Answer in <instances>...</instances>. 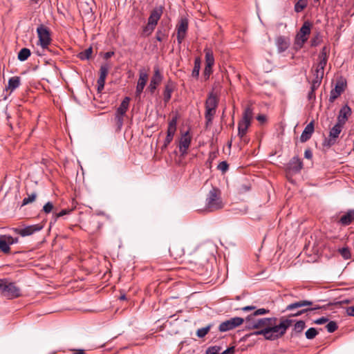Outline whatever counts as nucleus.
I'll use <instances>...</instances> for the list:
<instances>
[{"label": "nucleus", "instance_id": "obj_19", "mask_svg": "<svg viewBox=\"0 0 354 354\" xmlns=\"http://www.w3.org/2000/svg\"><path fill=\"white\" fill-rule=\"evenodd\" d=\"M222 348L219 346H213L209 347L206 351V354H234V347L232 346L227 348L226 350L221 352Z\"/></svg>", "mask_w": 354, "mask_h": 354}, {"label": "nucleus", "instance_id": "obj_52", "mask_svg": "<svg viewBox=\"0 0 354 354\" xmlns=\"http://www.w3.org/2000/svg\"><path fill=\"white\" fill-rule=\"evenodd\" d=\"M73 211V209H64L56 214L57 218H59L66 214H69Z\"/></svg>", "mask_w": 354, "mask_h": 354}, {"label": "nucleus", "instance_id": "obj_41", "mask_svg": "<svg viewBox=\"0 0 354 354\" xmlns=\"http://www.w3.org/2000/svg\"><path fill=\"white\" fill-rule=\"evenodd\" d=\"M167 36L166 30L158 29L156 34V38L158 41H162Z\"/></svg>", "mask_w": 354, "mask_h": 354}, {"label": "nucleus", "instance_id": "obj_23", "mask_svg": "<svg viewBox=\"0 0 354 354\" xmlns=\"http://www.w3.org/2000/svg\"><path fill=\"white\" fill-rule=\"evenodd\" d=\"M162 10L161 8H156L153 10L148 18V23L156 26L159 19L161 17Z\"/></svg>", "mask_w": 354, "mask_h": 354}, {"label": "nucleus", "instance_id": "obj_53", "mask_svg": "<svg viewBox=\"0 0 354 354\" xmlns=\"http://www.w3.org/2000/svg\"><path fill=\"white\" fill-rule=\"evenodd\" d=\"M173 138L174 137L172 136H169V135L167 134L165 142H164V145L162 146V149H166L167 147V146L171 142Z\"/></svg>", "mask_w": 354, "mask_h": 354}, {"label": "nucleus", "instance_id": "obj_6", "mask_svg": "<svg viewBox=\"0 0 354 354\" xmlns=\"http://www.w3.org/2000/svg\"><path fill=\"white\" fill-rule=\"evenodd\" d=\"M37 33L39 38V44L43 50L48 49L52 41L49 29L44 25H40L37 28Z\"/></svg>", "mask_w": 354, "mask_h": 354}, {"label": "nucleus", "instance_id": "obj_58", "mask_svg": "<svg viewBox=\"0 0 354 354\" xmlns=\"http://www.w3.org/2000/svg\"><path fill=\"white\" fill-rule=\"evenodd\" d=\"M176 127H168L167 131V134L169 135V136H172L174 137V134L176 133Z\"/></svg>", "mask_w": 354, "mask_h": 354}, {"label": "nucleus", "instance_id": "obj_30", "mask_svg": "<svg viewBox=\"0 0 354 354\" xmlns=\"http://www.w3.org/2000/svg\"><path fill=\"white\" fill-rule=\"evenodd\" d=\"M253 118V109L250 105L245 107L243 113L242 119L241 121L251 124V120Z\"/></svg>", "mask_w": 354, "mask_h": 354}, {"label": "nucleus", "instance_id": "obj_28", "mask_svg": "<svg viewBox=\"0 0 354 354\" xmlns=\"http://www.w3.org/2000/svg\"><path fill=\"white\" fill-rule=\"evenodd\" d=\"M313 305V302L308 300H301L295 303H292L286 306V310H292L297 308H301L305 306H310Z\"/></svg>", "mask_w": 354, "mask_h": 354}, {"label": "nucleus", "instance_id": "obj_20", "mask_svg": "<svg viewBox=\"0 0 354 354\" xmlns=\"http://www.w3.org/2000/svg\"><path fill=\"white\" fill-rule=\"evenodd\" d=\"M354 221V209H350L340 216L338 223L346 226L350 225Z\"/></svg>", "mask_w": 354, "mask_h": 354}, {"label": "nucleus", "instance_id": "obj_14", "mask_svg": "<svg viewBox=\"0 0 354 354\" xmlns=\"http://www.w3.org/2000/svg\"><path fill=\"white\" fill-rule=\"evenodd\" d=\"M188 26V20L186 18H181L176 25L177 41L179 44H182L187 36Z\"/></svg>", "mask_w": 354, "mask_h": 354}, {"label": "nucleus", "instance_id": "obj_49", "mask_svg": "<svg viewBox=\"0 0 354 354\" xmlns=\"http://www.w3.org/2000/svg\"><path fill=\"white\" fill-rule=\"evenodd\" d=\"M324 73V69H321L318 67H316V68L313 71V76H317L321 79H323Z\"/></svg>", "mask_w": 354, "mask_h": 354}, {"label": "nucleus", "instance_id": "obj_10", "mask_svg": "<svg viewBox=\"0 0 354 354\" xmlns=\"http://www.w3.org/2000/svg\"><path fill=\"white\" fill-rule=\"evenodd\" d=\"M192 250L193 248H187V251H185V245L179 243H174L169 248V253L176 260L180 259L186 252L191 254Z\"/></svg>", "mask_w": 354, "mask_h": 354}, {"label": "nucleus", "instance_id": "obj_38", "mask_svg": "<svg viewBox=\"0 0 354 354\" xmlns=\"http://www.w3.org/2000/svg\"><path fill=\"white\" fill-rule=\"evenodd\" d=\"M155 28V26L147 22V24L142 29V35L145 36L150 35L154 30Z\"/></svg>", "mask_w": 354, "mask_h": 354}, {"label": "nucleus", "instance_id": "obj_40", "mask_svg": "<svg viewBox=\"0 0 354 354\" xmlns=\"http://www.w3.org/2000/svg\"><path fill=\"white\" fill-rule=\"evenodd\" d=\"M306 7V3L303 0H299L295 5V10L297 12H301Z\"/></svg>", "mask_w": 354, "mask_h": 354}, {"label": "nucleus", "instance_id": "obj_7", "mask_svg": "<svg viewBox=\"0 0 354 354\" xmlns=\"http://www.w3.org/2000/svg\"><path fill=\"white\" fill-rule=\"evenodd\" d=\"M343 126L344 125L337 122V124L330 130L328 137L324 139L323 142L324 147H330L337 142V139L342 132Z\"/></svg>", "mask_w": 354, "mask_h": 354}, {"label": "nucleus", "instance_id": "obj_9", "mask_svg": "<svg viewBox=\"0 0 354 354\" xmlns=\"http://www.w3.org/2000/svg\"><path fill=\"white\" fill-rule=\"evenodd\" d=\"M243 322L244 319L241 317H232L228 320L221 322L218 326V330L221 333L227 332L241 326Z\"/></svg>", "mask_w": 354, "mask_h": 354}, {"label": "nucleus", "instance_id": "obj_61", "mask_svg": "<svg viewBox=\"0 0 354 354\" xmlns=\"http://www.w3.org/2000/svg\"><path fill=\"white\" fill-rule=\"evenodd\" d=\"M304 157L307 159H310L313 157L312 151L310 149H306L304 152Z\"/></svg>", "mask_w": 354, "mask_h": 354}, {"label": "nucleus", "instance_id": "obj_55", "mask_svg": "<svg viewBox=\"0 0 354 354\" xmlns=\"http://www.w3.org/2000/svg\"><path fill=\"white\" fill-rule=\"evenodd\" d=\"M328 321V319L324 317L317 319L314 321V323L316 324H323L326 323Z\"/></svg>", "mask_w": 354, "mask_h": 354}, {"label": "nucleus", "instance_id": "obj_5", "mask_svg": "<svg viewBox=\"0 0 354 354\" xmlns=\"http://www.w3.org/2000/svg\"><path fill=\"white\" fill-rule=\"evenodd\" d=\"M311 28L312 24L310 21H306L303 24L295 39L294 45L296 49L301 48L304 44L307 41L308 36L310 34Z\"/></svg>", "mask_w": 354, "mask_h": 354}, {"label": "nucleus", "instance_id": "obj_1", "mask_svg": "<svg viewBox=\"0 0 354 354\" xmlns=\"http://www.w3.org/2000/svg\"><path fill=\"white\" fill-rule=\"evenodd\" d=\"M245 327L249 330L257 329L252 334L263 335L265 339L274 341L282 337L288 328L292 325V320L281 317L277 324V317H266L254 319L253 317L245 318Z\"/></svg>", "mask_w": 354, "mask_h": 354}, {"label": "nucleus", "instance_id": "obj_31", "mask_svg": "<svg viewBox=\"0 0 354 354\" xmlns=\"http://www.w3.org/2000/svg\"><path fill=\"white\" fill-rule=\"evenodd\" d=\"M250 124L240 121L238 124V135L242 139L247 133Z\"/></svg>", "mask_w": 354, "mask_h": 354}, {"label": "nucleus", "instance_id": "obj_57", "mask_svg": "<svg viewBox=\"0 0 354 354\" xmlns=\"http://www.w3.org/2000/svg\"><path fill=\"white\" fill-rule=\"evenodd\" d=\"M176 124H177V118L176 117H174L169 122V124H168V127H176Z\"/></svg>", "mask_w": 354, "mask_h": 354}, {"label": "nucleus", "instance_id": "obj_50", "mask_svg": "<svg viewBox=\"0 0 354 354\" xmlns=\"http://www.w3.org/2000/svg\"><path fill=\"white\" fill-rule=\"evenodd\" d=\"M228 164L226 161H222L218 164L217 168L221 171L225 172L228 169Z\"/></svg>", "mask_w": 354, "mask_h": 354}, {"label": "nucleus", "instance_id": "obj_44", "mask_svg": "<svg viewBox=\"0 0 354 354\" xmlns=\"http://www.w3.org/2000/svg\"><path fill=\"white\" fill-rule=\"evenodd\" d=\"M321 42V37L319 33L315 35L310 40L311 46H317Z\"/></svg>", "mask_w": 354, "mask_h": 354}, {"label": "nucleus", "instance_id": "obj_24", "mask_svg": "<svg viewBox=\"0 0 354 354\" xmlns=\"http://www.w3.org/2000/svg\"><path fill=\"white\" fill-rule=\"evenodd\" d=\"M344 91V85L343 82H337L334 89L330 91V101L333 102L337 99Z\"/></svg>", "mask_w": 354, "mask_h": 354}, {"label": "nucleus", "instance_id": "obj_18", "mask_svg": "<svg viewBox=\"0 0 354 354\" xmlns=\"http://www.w3.org/2000/svg\"><path fill=\"white\" fill-rule=\"evenodd\" d=\"M352 113V110L347 104L343 106L337 115V122L344 125L348 120V118L351 116Z\"/></svg>", "mask_w": 354, "mask_h": 354}, {"label": "nucleus", "instance_id": "obj_45", "mask_svg": "<svg viewBox=\"0 0 354 354\" xmlns=\"http://www.w3.org/2000/svg\"><path fill=\"white\" fill-rule=\"evenodd\" d=\"M339 253L341 254V255L345 259H350V257H351V252H350L348 248H342L339 249Z\"/></svg>", "mask_w": 354, "mask_h": 354}, {"label": "nucleus", "instance_id": "obj_11", "mask_svg": "<svg viewBox=\"0 0 354 354\" xmlns=\"http://www.w3.org/2000/svg\"><path fill=\"white\" fill-rule=\"evenodd\" d=\"M163 80V75L161 73L159 68L155 66L153 68V74L151 77L149 84L147 87V90L151 94H153L157 87L160 84Z\"/></svg>", "mask_w": 354, "mask_h": 354}, {"label": "nucleus", "instance_id": "obj_51", "mask_svg": "<svg viewBox=\"0 0 354 354\" xmlns=\"http://www.w3.org/2000/svg\"><path fill=\"white\" fill-rule=\"evenodd\" d=\"M318 59H328L327 48L324 46L319 55Z\"/></svg>", "mask_w": 354, "mask_h": 354}, {"label": "nucleus", "instance_id": "obj_47", "mask_svg": "<svg viewBox=\"0 0 354 354\" xmlns=\"http://www.w3.org/2000/svg\"><path fill=\"white\" fill-rule=\"evenodd\" d=\"M317 309H319V307L318 306L313 307V308H308L302 309V310H299L297 313L292 314L291 316H292V317L299 316V315H301L308 311H311V310H317Z\"/></svg>", "mask_w": 354, "mask_h": 354}, {"label": "nucleus", "instance_id": "obj_43", "mask_svg": "<svg viewBox=\"0 0 354 354\" xmlns=\"http://www.w3.org/2000/svg\"><path fill=\"white\" fill-rule=\"evenodd\" d=\"M210 329V326H207L206 327H204V328H199L198 330H197V336L198 337H205L207 333L209 332Z\"/></svg>", "mask_w": 354, "mask_h": 354}, {"label": "nucleus", "instance_id": "obj_25", "mask_svg": "<svg viewBox=\"0 0 354 354\" xmlns=\"http://www.w3.org/2000/svg\"><path fill=\"white\" fill-rule=\"evenodd\" d=\"M174 89V83L170 80L168 81L165 86V89L163 91V100L165 103H167L170 100Z\"/></svg>", "mask_w": 354, "mask_h": 354}, {"label": "nucleus", "instance_id": "obj_13", "mask_svg": "<svg viewBox=\"0 0 354 354\" xmlns=\"http://www.w3.org/2000/svg\"><path fill=\"white\" fill-rule=\"evenodd\" d=\"M19 241L18 238H14L10 235L3 234L0 236V251L4 254H9L10 252V245L17 243Z\"/></svg>", "mask_w": 354, "mask_h": 354}, {"label": "nucleus", "instance_id": "obj_12", "mask_svg": "<svg viewBox=\"0 0 354 354\" xmlns=\"http://www.w3.org/2000/svg\"><path fill=\"white\" fill-rule=\"evenodd\" d=\"M192 136L190 135L189 131H187L181 133L178 148L182 156H185L187 154L188 149L191 145Z\"/></svg>", "mask_w": 354, "mask_h": 354}, {"label": "nucleus", "instance_id": "obj_8", "mask_svg": "<svg viewBox=\"0 0 354 354\" xmlns=\"http://www.w3.org/2000/svg\"><path fill=\"white\" fill-rule=\"evenodd\" d=\"M130 100L129 97H125L116 110L115 119L119 128L123 124V118L129 109Z\"/></svg>", "mask_w": 354, "mask_h": 354}, {"label": "nucleus", "instance_id": "obj_21", "mask_svg": "<svg viewBox=\"0 0 354 354\" xmlns=\"http://www.w3.org/2000/svg\"><path fill=\"white\" fill-rule=\"evenodd\" d=\"M314 132V124L313 122H310L309 124H308L306 127L304 128L301 136H300V140L301 142H305L308 141Z\"/></svg>", "mask_w": 354, "mask_h": 354}, {"label": "nucleus", "instance_id": "obj_3", "mask_svg": "<svg viewBox=\"0 0 354 354\" xmlns=\"http://www.w3.org/2000/svg\"><path fill=\"white\" fill-rule=\"evenodd\" d=\"M218 105V99L213 93H210L205 101V118L206 126L212 124L214 117L216 114V108Z\"/></svg>", "mask_w": 354, "mask_h": 354}, {"label": "nucleus", "instance_id": "obj_54", "mask_svg": "<svg viewBox=\"0 0 354 354\" xmlns=\"http://www.w3.org/2000/svg\"><path fill=\"white\" fill-rule=\"evenodd\" d=\"M327 61L328 59H319V62L317 67L324 70V68L327 64Z\"/></svg>", "mask_w": 354, "mask_h": 354}, {"label": "nucleus", "instance_id": "obj_37", "mask_svg": "<svg viewBox=\"0 0 354 354\" xmlns=\"http://www.w3.org/2000/svg\"><path fill=\"white\" fill-rule=\"evenodd\" d=\"M37 193L36 192H32L30 194H28V197H25L23 201H22V206H24V205H26L30 203H32L33 201H35L36 198H37Z\"/></svg>", "mask_w": 354, "mask_h": 354}, {"label": "nucleus", "instance_id": "obj_4", "mask_svg": "<svg viewBox=\"0 0 354 354\" xmlns=\"http://www.w3.org/2000/svg\"><path fill=\"white\" fill-rule=\"evenodd\" d=\"M0 292L2 296L8 299L20 296V289L14 283L9 282L5 279H0Z\"/></svg>", "mask_w": 354, "mask_h": 354}, {"label": "nucleus", "instance_id": "obj_15", "mask_svg": "<svg viewBox=\"0 0 354 354\" xmlns=\"http://www.w3.org/2000/svg\"><path fill=\"white\" fill-rule=\"evenodd\" d=\"M43 228V225L41 224H35L31 225L28 226H25L24 227H16L13 228V231L21 236H27L33 234L34 233L40 231Z\"/></svg>", "mask_w": 354, "mask_h": 354}, {"label": "nucleus", "instance_id": "obj_62", "mask_svg": "<svg viewBox=\"0 0 354 354\" xmlns=\"http://www.w3.org/2000/svg\"><path fill=\"white\" fill-rule=\"evenodd\" d=\"M255 309H256V307L254 306H247L242 308V310H243V311L254 310Z\"/></svg>", "mask_w": 354, "mask_h": 354}, {"label": "nucleus", "instance_id": "obj_32", "mask_svg": "<svg viewBox=\"0 0 354 354\" xmlns=\"http://www.w3.org/2000/svg\"><path fill=\"white\" fill-rule=\"evenodd\" d=\"M305 328L306 324L304 321H297L294 325L292 336L297 335V334L301 333Z\"/></svg>", "mask_w": 354, "mask_h": 354}, {"label": "nucleus", "instance_id": "obj_16", "mask_svg": "<svg viewBox=\"0 0 354 354\" xmlns=\"http://www.w3.org/2000/svg\"><path fill=\"white\" fill-rule=\"evenodd\" d=\"M111 66L108 63H105L101 65L100 68V77L97 80V91L100 92L104 89L105 84V80L109 73Z\"/></svg>", "mask_w": 354, "mask_h": 354}, {"label": "nucleus", "instance_id": "obj_17", "mask_svg": "<svg viewBox=\"0 0 354 354\" xmlns=\"http://www.w3.org/2000/svg\"><path fill=\"white\" fill-rule=\"evenodd\" d=\"M148 80V74L144 69L139 71V78L136 88V95L140 96L142 93Z\"/></svg>", "mask_w": 354, "mask_h": 354}, {"label": "nucleus", "instance_id": "obj_60", "mask_svg": "<svg viewBox=\"0 0 354 354\" xmlns=\"http://www.w3.org/2000/svg\"><path fill=\"white\" fill-rule=\"evenodd\" d=\"M320 84H318L317 82H312L310 86V90L312 91H315L319 87Z\"/></svg>", "mask_w": 354, "mask_h": 354}, {"label": "nucleus", "instance_id": "obj_2", "mask_svg": "<svg viewBox=\"0 0 354 354\" xmlns=\"http://www.w3.org/2000/svg\"><path fill=\"white\" fill-rule=\"evenodd\" d=\"M223 206L220 189L212 187L206 198L205 209L208 212H214L223 208Z\"/></svg>", "mask_w": 354, "mask_h": 354}, {"label": "nucleus", "instance_id": "obj_34", "mask_svg": "<svg viewBox=\"0 0 354 354\" xmlns=\"http://www.w3.org/2000/svg\"><path fill=\"white\" fill-rule=\"evenodd\" d=\"M30 50L28 48H24L18 53V59L21 62L26 61L30 56Z\"/></svg>", "mask_w": 354, "mask_h": 354}, {"label": "nucleus", "instance_id": "obj_64", "mask_svg": "<svg viewBox=\"0 0 354 354\" xmlns=\"http://www.w3.org/2000/svg\"><path fill=\"white\" fill-rule=\"evenodd\" d=\"M322 79L319 78V77L314 76L313 80H312V82H317L318 84H321Z\"/></svg>", "mask_w": 354, "mask_h": 354}, {"label": "nucleus", "instance_id": "obj_63", "mask_svg": "<svg viewBox=\"0 0 354 354\" xmlns=\"http://www.w3.org/2000/svg\"><path fill=\"white\" fill-rule=\"evenodd\" d=\"M257 120L258 121H259L260 122H266V116L264 115H259L257 117Z\"/></svg>", "mask_w": 354, "mask_h": 354}, {"label": "nucleus", "instance_id": "obj_22", "mask_svg": "<svg viewBox=\"0 0 354 354\" xmlns=\"http://www.w3.org/2000/svg\"><path fill=\"white\" fill-rule=\"evenodd\" d=\"M276 45L279 53L286 50L290 46V39L287 37L280 36L276 40Z\"/></svg>", "mask_w": 354, "mask_h": 354}, {"label": "nucleus", "instance_id": "obj_42", "mask_svg": "<svg viewBox=\"0 0 354 354\" xmlns=\"http://www.w3.org/2000/svg\"><path fill=\"white\" fill-rule=\"evenodd\" d=\"M337 323L333 321L329 322L326 326V328L328 333L335 332L337 329Z\"/></svg>", "mask_w": 354, "mask_h": 354}, {"label": "nucleus", "instance_id": "obj_36", "mask_svg": "<svg viewBox=\"0 0 354 354\" xmlns=\"http://www.w3.org/2000/svg\"><path fill=\"white\" fill-rule=\"evenodd\" d=\"M270 310L266 308H259L257 310H254V312L249 315L248 317H253L254 319H258L257 317L259 315H263L269 313Z\"/></svg>", "mask_w": 354, "mask_h": 354}, {"label": "nucleus", "instance_id": "obj_33", "mask_svg": "<svg viewBox=\"0 0 354 354\" xmlns=\"http://www.w3.org/2000/svg\"><path fill=\"white\" fill-rule=\"evenodd\" d=\"M201 60L200 57H196L194 60V66L192 73V75L194 77L198 78L201 70Z\"/></svg>", "mask_w": 354, "mask_h": 354}, {"label": "nucleus", "instance_id": "obj_27", "mask_svg": "<svg viewBox=\"0 0 354 354\" xmlns=\"http://www.w3.org/2000/svg\"><path fill=\"white\" fill-rule=\"evenodd\" d=\"M204 53L205 66H207V67L213 66L215 63V59L212 50L209 48L206 47L204 49Z\"/></svg>", "mask_w": 354, "mask_h": 354}, {"label": "nucleus", "instance_id": "obj_56", "mask_svg": "<svg viewBox=\"0 0 354 354\" xmlns=\"http://www.w3.org/2000/svg\"><path fill=\"white\" fill-rule=\"evenodd\" d=\"M346 311L348 315L354 317V306L347 307Z\"/></svg>", "mask_w": 354, "mask_h": 354}, {"label": "nucleus", "instance_id": "obj_46", "mask_svg": "<svg viewBox=\"0 0 354 354\" xmlns=\"http://www.w3.org/2000/svg\"><path fill=\"white\" fill-rule=\"evenodd\" d=\"M212 67L213 66H209V67H207V66H205V68L203 71V75H204V77L205 80H208L209 78L210 75L212 74V73H213Z\"/></svg>", "mask_w": 354, "mask_h": 354}, {"label": "nucleus", "instance_id": "obj_26", "mask_svg": "<svg viewBox=\"0 0 354 354\" xmlns=\"http://www.w3.org/2000/svg\"><path fill=\"white\" fill-rule=\"evenodd\" d=\"M302 166L303 163L297 156L293 157L288 164V168L294 172L300 171Z\"/></svg>", "mask_w": 354, "mask_h": 354}, {"label": "nucleus", "instance_id": "obj_48", "mask_svg": "<svg viewBox=\"0 0 354 354\" xmlns=\"http://www.w3.org/2000/svg\"><path fill=\"white\" fill-rule=\"evenodd\" d=\"M53 209V205L51 202L46 203L43 207V210L46 214L51 212Z\"/></svg>", "mask_w": 354, "mask_h": 354}, {"label": "nucleus", "instance_id": "obj_29", "mask_svg": "<svg viewBox=\"0 0 354 354\" xmlns=\"http://www.w3.org/2000/svg\"><path fill=\"white\" fill-rule=\"evenodd\" d=\"M21 84V79L18 76H14L9 79L8 84L6 87L7 90H10V92H12L14 90H15L17 88H18L20 86Z\"/></svg>", "mask_w": 354, "mask_h": 354}, {"label": "nucleus", "instance_id": "obj_35", "mask_svg": "<svg viewBox=\"0 0 354 354\" xmlns=\"http://www.w3.org/2000/svg\"><path fill=\"white\" fill-rule=\"evenodd\" d=\"M92 53H93V48L91 47H90V48L80 52L77 55V57L81 60H86L91 57Z\"/></svg>", "mask_w": 354, "mask_h": 354}, {"label": "nucleus", "instance_id": "obj_59", "mask_svg": "<svg viewBox=\"0 0 354 354\" xmlns=\"http://www.w3.org/2000/svg\"><path fill=\"white\" fill-rule=\"evenodd\" d=\"M308 100L309 101L315 100V92L310 91L308 93Z\"/></svg>", "mask_w": 354, "mask_h": 354}, {"label": "nucleus", "instance_id": "obj_39", "mask_svg": "<svg viewBox=\"0 0 354 354\" xmlns=\"http://www.w3.org/2000/svg\"><path fill=\"white\" fill-rule=\"evenodd\" d=\"M318 334L317 330L315 328H310L308 329L305 333L306 337L308 339H314Z\"/></svg>", "mask_w": 354, "mask_h": 354}]
</instances>
